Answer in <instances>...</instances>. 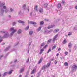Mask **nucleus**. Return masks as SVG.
Returning <instances> with one entry per match:
<instances>
[{
	"mask_svg": "<svg viewBox=\"0 0 77 77\" xmlns=\"http://www.w3.org/2000/svg\"><path fill=\"white\" fill-rule=\"evenodd\" d=\"M10 31L11 32H12L11 33L10 35H9V34L8 33V32H6V31H2V33H5V35L3 36V37H1L0 36V43L2 41V38H8L10 36V37H11L12 36V35H13L14 33L16 32V29H14V28L13 27L11 28L10 29Z\"/></svg>",
	"mask_w": 77,
	"mask_h": 77,
	"instance_id": "obj_1",
	"label": "nucleus"
},
{
	"mask_svg": "<svg viewBox=\"0 0 77 77\" xmlns=\"http://www.w3.org/2000/svg\"><path fill=\"white\" fill-rule=\"evenodd\" d=\"M5 3H3L2 4V2L0 1V8L1 9L0 11V15L2 16H3V13H4V11L3 9H6L7 8V7L6 6H5Z\"/></svg>",
	"mask_w": 77,
	"mask_h": 77,
	"instance_id": "obj_2",
	"label": "nucleus"
},
{
	"mask_svg": "<svg viewBox=\"0 0 77 77\" xmlns=\"http://www.w3.org/2000/svg\"><path fill=\"white\" fill-rule=\"evenodd\" d=\"M47 65H45L43 66L42 67V69H45L46 68H48L50 66V63H47Z\"/></svg>",
	"mask_w": 77,
	"mask_h": 77,
	"instance_id": "obj_3",
	"label": "nucleus"
},
{
	"mask_svg": "<svg viewBox=\"0 0 77 77\" xmlns=\"http://www.w3.org/2000/svg\"><path fill=\"white\" fill-rule=\"evenodd\" d=\"M57 36H58V34H57L54 37V38L53 40V41L54 42L56 41V38H57Z\"/></svg>",
	"mask_w": 77,
	"mask_h": 77,
	"instance_id": "obj_4",
	"label": "nucleus"
},
{
	"mask_svg": "<svg viewBox=\"0 0 77 77\" xmlns=\"http://www.w3.org/2000/svg\"><path fill=\"white\" fill-rule=\"evenodd\" d=\"M57 36H58V34H57L54 37V38L53 40V41L54 42L56 41V38H57Z\"/></svg>",
	"mask_w": 77,
	"mask_h": 77,
	"instance_id": "obj_5",
	"label": "nucleus"
},
{
	"mask_svg": "<svg viewBox=\"0 0 77 77\" xmlns=\"http://www.w3.org/2000/svg\"><path fill=\"white\" fill-rule=\"evenodd\" d=\"M29 24H34V26L35 27L36 26H35V24H36L37 23L36 22H29Z\"/></svg>",
	"mask_w": 77,
	"mask_h": 77,
	"instance_id": "obj_6",
	"label": "nucleus"
},
{
	"mask_svg": "<svg viewBox=\"0 0 77 77\" xmlns=\"http://www.w3.org/2000/svg\"><path fill=\"white\" fill-rule=\"evenodd\" d=\"M7 74H8V72H5L4 74H2V76L3 77H5L7 75Z\"/></svg>",
	"mask_w": 77,
	"mask_h": 77,
	"instance_id": "obj_7",
	"label": "nucleus"
},
{
	"mask_svg": "<svg viewBox=\"0 0 77 77\" xmlns=\"http://www.w3.org/2000/svg\"><path fill=\"white\" fill-rule=\"evenodd\" d=\"M23 10H26V4H24L23 7Z\"/></svg>",
	"mask_w": 77,
	"mask_h": 77,
	"instance_id": "obj_8",
	"label": "nucleus"
},
{
	"mask_svg": "<svg viewBox=\"0 0 77 77\" xmlns=\"http://www.w3.org/2000/svg\"><path fill=\"white\" fill-rule=\"evenodd\" d=\"M43 11H44V10H43V9L41 8H40L39 9V12L40 13H42Z\"/></svg>",
	"mask_w": 77,
	"mask_h": 77,
	"instance_id": "obj_9",
	"label": "nucleus"
},
{
	"mask_svg": "<svg viewBox=\"0 0 77 77\" xmlns=\"http://www.w3.org/2000/svg\"><path fill=\"white\" fill-rule=\"evenodd\" d=\"M10 47H11V46H10L7 47V48L5 50V51H8V50L10 48Z\"/></svg>",
	"mask_w": 77,
	"mask_h": 77,
	"instance_id": "obj_10",
	"label": "nucleus"
},
{
	"mask_svg": "<svg viewBox=\"0 0 77 77\" xmlns=\"http://www.w3.org/2000/svg\"><path fill=\"white\" fill-rule=\"evenodd\" d=\"M68 47L70 48H71L72 47V44H71V43H69L68 44Z\"/></svg>",
	"mask_w": 77,
	"mask_h": 77,
	"instance_id": "obj_11",
	"label": "nucleus"
},
{
	"mask_svg": "<svg viewBox=\"0 0 77 77\" xmlns=\"http://www.w3.org/2000/svg\"><path fill=\"white\" fill-rule=\"evenodd\" d=\"M38 5H36L35 7H34V9H35V11H36V12H38Z\"/></svg>",
	"mask_w": 77,
	"mask_h": 77,
	"instance_id": "obj_12",
	"label": "nucleus"
},
{
	"mask_svg": "<svg viewBox=\"0 0 77 77\" xmlns=\"http://www.w3.org/2000/svg\"><path fill=\"white\" fill-rule=\"evenodd\" d=\"M43 58L42 57L40 58V60L38 61V64H40L41 63V62H42V60Z\"/></svg>",
	"mask_w": 77,
	"mask_h": 77,
	"instance_id": "obj_13",
	"label": "nucleus"
},
{
	"mask_svg": "<svg viewBox=\"0 0 77 77\" xmlns=\"http://www.w3.org/2000/svg\"><path fill=\"white\" fill-rule=\"evenodd\" d=\"M24 67H23L20 69V72H23V71H24Z\"/></svg>",
	"mask_w": 77,
	"mask_h": 77,
	"instance_id": "obj_14",
	"label": "nucleus"
},
{
	"mask_svg": "<svg viewBox=\"0 0 77 77\" xmlns=\"http://www.w3.org/2000/svg\"><path fill=\"white\" fill-rule=\"evenodd\" d=\"M62 6V5L60 3H59L58 4L57 6V8H61V7Z\"/></svg>",
	"mask_w": 77,
	"mask_h": 77,
	"instance_id": "obj_15",
	"label": "nucleus"
},
{
	"mask_svg": "<svg viewBox=\"0 0 77 77\" xmlns=\"http://www.w3.org/2000/svg\"><path fill=\"white\" fill-rule=\"evenodd\" d=\"M35 71H36V69H33L32 71L31 72V74H34Z\"/></svg>",
	"mask_w": 77,
	"mask_h": 77,
	"instance_id": "obj_16",
	"label": "nucleus"
},
{
	"mask_svg": "<svg viewBox=\"0 0 77 77\" xmlns=\"http://www.w3.org/2000/svg\"><path fill=\"white\" fill-rule=\"evenodd\" d=\"M73 69L75 70V69H77V66L76 65H74L73 66Z\"/></svg>",
	"mask_w": 77,
	"mask_h": 77,
	"instance_id": "obj_17",
	"label": "nucleus"
},
{
	"mask_svg": "<svg viewBox=\"0 0 77 77\" xmlns=\"http://www.w3.org/2000/svg\"><path fill=\"white\" fill-rule=\"evenodd\" d=\"M13 71V70H11L8 72V74H11Z\"/></svg>",
	"mask_w": 77,
	"mask_h": 77,
	"instance_id": "obj_18",
	"label": "nucleus"
},
{
	"mask_svg": "<svg viewBox=\"0 0 77 77\" xmlns=\"http://www.w3.org/2000/svg\"><path fill=\"white\" fill-rule=\"evenodd\" d=\"M42 28V27H39L37 29V32H39V31H40V30H41V29Z\"/></svg>",
	"mask_w": 77,
	"mask_h": 77,
	"instance_id": "obj_19",
	"label": "nucleus"
},
{
	"mask_svg": "<svg viewBox=\"0 0 77 77\" xmlns=\"http://www.w3.org/2000/svg\"><path fill=\"white\" fill-rule=\"evenodd\" d=\"M44 49H42L40 50V53H39V54H42V53L43 51H44Z\"/></svg>",
	"mask_w": 77,
	"mask_h": 77,
	"instance_id": "obj_20",
	"label": "nucleus"
},
{
	"mask_svg": "<svg viewBox=\"0 0 77 77\" xmlns=\"http://www.w3.org/2000/svg\"><path fill=\"white\" fill-rule=\"evenodd\" d=\"M18 22L20 23H22V24H24V21L21 20H19Z\"/></svg>",
	"mask_w": 77,
	"mask_h": 77,
	"instance_id": "obj_21",
	"label": "nucleus"
},
{
	"mask_svg": "<svg viewBox=\"0 0 77 77\" xmlns=\"http://www.w3.org/2000/svg\"><path fill=\"white\" fill-rule=\"evenodd\" d=\"M66 43V40L64 39L63 42V44H65Z\"/></svg>",
	"mask_w": 77,
	"mask_h": 77,
	"instance_id": "obj_22",
	"label": "nucleus"
},
{
	"mask_svg": "<svg viewBox=\"0 0 77 77\" xmlns=\"http://www.w3.org/2000/svg\"><path fill=\"white\" fill-rule=\"evenodd\" d=\"M21 33V29H19L18 30V32H17V33L18 34H20Z\"/></svg>",
	"mask_w": 77,
	"mask_h": 77,
	"instance_id": "obj_23",
	"label": "nucleus"
},
{
	"mask_svg": "<svg viewBox=\"0 0 77 77\" xmlns=\"http://www.w3.org/2000/svg\"><path fill=\"white\" fill-rule=\"evenodd\" d=\"M9 12H14V10H13V9H12V8H10Z\"/></svg>",
	"mask_w": 77,
	"mask_h": 77,
	"instance_id": "obj_24",
	"label": "nucleus"
},
{
	"mask_svg": "<svg viewBox=\"0 0 77 77\" xmlns=\"http://www.w3.org/2000/svg\"><path fill=\"white\" fill-rule=\"evenodd\" d=\"M53 27H54V26H53V25H51V26H48V29H51V28H52Z\"/></svg>",
	"mask_w": 77,
	"mask_h": 77,
	"instance_id": "obj_25",
	"label": "nucleus"
},
{
	"mask_svg": "<svg viewBox=\"0 0 77 77\" xmlns=\"http://www.w3.org/2000/svg\"><path fill=\"white\" fill-rule=\"evenodd\" d=\"M59 29H56L54 30V32L56 33L57 32H59Z\"/></svg>",
	"mask_w": 77,
	"mask_h": 77,
	"instance_id": "obj_26",
	"label": "nucleus"
},
{
	"mask_svg": "<svg viewBox=\"0 0 77 77\" xmlns=\"http://www.w3.org/2000/svg\"><path fill=\"white\" fill-rule=\"evenodd\" d=\"M29 35H32V34H33V31H30L29 32Z\"/></svg>",
	"mask_w": 77,
	"mask_h": 77,
	"instance_id": "obj_27",
	"label": "nucleus"
},
{
	"mask_svg": "<svg viewBox=\"0 0 77 77\" xmlns=\"http://www.w3.org/2000/svg\"><path fill=\"white\" fill-rule=\"evenodd\" d=\"M51 42V39H49V40L48 41V42H47V43L48 44H49V43H50Z\"/></svg>",
	"mask_w": 77,
	"mask_h": 77,
	"instance_id": "obj_28",
	"label": "nucleus"
},
{
	"mask_svg": "<svg viewBox=\"0 0 77 77\" xmlns=\"http://www.w3.org/2000/svg\"><path fill=\"white\" fill-rule=\"evenodd\" d=\"M64 65L65 66H68V63L67 62H66L64 63Z\"/></svg>",
	"mask_w": 77,
	"mask_h": 77,
	"instance_id": "obj_29",
	"label": "nucleus"
},
{
	"mask_svg": "<svg viewBox=\"0 0 77 77\" xmlns=\"http://www.w3.org/2000/svg\"><path fill=\"white\" fill-rule=\"evenodd\" d=\"M29 29V26H27L25 28V30H28V29Z\"/></svg>",
	"mask_w": 77,
	"mask_h": 77,
	"instance_id": "obj_30",
	"label": "nucleus"
},
{
	"mask_svg": "<svg viewBox=\"0 0 77 77\" xmlns=\"http://www.w3.org/2000/svg\"><path fill=\"white\" fill-rule=\"evenodd\" d=\"M48 6V4H45L44 5V6L45 8H47Z\"/></svg>",
	"mask_w": 77,
	"mask_h": 77,
	"instance_id": "obj_31",
	"label": "nucleus"
},
{
	"mask_svg": "<svg viewBox=\"0 0 77 77\" xmlns=\"http://www.w3.org/2000/svg\"><path fill=\"white\" fill-rule=\"evenodd\" d=\"M8 54H9V53H7L6 54L5 56L4 57V58H6L8 56Z\"/></svg>",
	"mask_w": 77,
	"mask_h": 77,
	"instance_id": "obj_32",
	"label": "nucleus"
},
{
	"mask_svg": "<svg viewBox=\"0 0 77 77\" xmlns=\"http://www.w3.org/2000/svg\"><path fill=\"white\" fill-rule=\"evenodd\" d=\"M44 22L43 21H42L40 22V25H43L44 24Z\"/></svg>",
	"mask_w": 77,
	"mask_h": 77,
	"instance_id": "obj_33",
	"label": "nucleus"
},
{
	"mask_svg": "<svg viewBox=\"0 0 77 77\" xmlns=\"http://www.w3.org/2000/svg\"><path fill=\"white\" fill-rule=\"evenodd\" d=\"M8 11H9V10L7 9L5 10V12H6V13H8Z\"/></svg>",
	"mask_w": 77,
	"mask_h": 77,
	"instance_id": "obj_34",
	"label": "nucleus"
},
{
	"mask_svg": "<svg viewBox=\"0 0 77 77\" xmlns=\"http://www.w3.org/2000/svg\"><path fill=\"white\" fill-rule=\"evenodd\" d=\"M72 35V32H69L68 35V36H71V35Z\"/></svg>",
	"mask_w": 77,
	"mask_h": 77,
	"instance_id": "obj_35",
	"label": "nucleus"
},
{
	"mask_svg": "<svg viewBox=\"0 0 77 77\" xmlns=\"http://www.w3.org/2000/svg\"><path fill=\"white\" fill-rule=\"evenodd\" d=\"M45 44V43H43L41 45V47L44 46Z\"/></svg>",
	"mask_w": 77,
	"mask_h": 77,
	"instance_id": "obj_36",
	"label": "nucleus"
},
{
	"mask_svg": "<svg viewBox=\"0 0 77 77\" xmlns=\"http://www.w3.org/2000/svg\"><path fill=\"white\" fill-rule=\"evenodd\" d=\"M51 51V49H49L48 50V51L47 53H49V52Z\"/></svg>",
	"mask_w": 77,
	"mask_h": 77,
	"instance_id": "obj_37",
	"label": "nucleus"
},
{
	"mask_svg": "<svg viewBox=\"0 0 77 77\" xmlns=\"http://www.w3.org/2000/svg\"><path fill=\"white\" fill-rule=\"evenodd\" d=\"M56 48V46H53V48H52V50H53L54 49V48Z\"/></svg>",
	"mask_w": 77,
	"mask_h": 77,
	"instance_id": "obj_38",
	"label": "nucleus"
},
{
	"mask_svg": "<svg viewBox=\"0 0 77 77\" xmlns=\"http://www.w3.org/2000/svg\"><path fill=\"white\" fill-rule=\"evenodd\" d=\"M45 21H49V20L48 19H45Z\"/></svg>",
	"mask_w": 77,
	"mask_h": 77,
	"instance_id": "obj_39",
	"label": "nucleus"
},
{
	"mask_svg": "<svg viewBox=\"0 0 77 77\" xmlns=\"http://www.w3.org/2000/svg\"><path fill=\"white\" fill-rule=\"evenodd\" d=\"M66 55H67L68 54V52H65L64 53Z\"/></svg>",
	"mask_w": 77,
	"mask_h": 77,
	"instance_id": "obj_40",
	"label": "nucleus"
},
{
	"mask_svg": "<svg viewBox=\"0 0 77 77\" xmlns=\"http://www.w3.org/2000/svg\"><path fill=\"white\" fill-rule=\"evenodd\" d=\"M3 55H1L0 56V60L2 58V57H3Z\"/></svg>",
	"mask_w": 77,
	"mask_h": 77,
	"instance_id": "obj_41",
	"label": "nucleus"
},
{
	"mask_svg": "<svg viewBox=\"0 0 77 77\" xmlns=\"http://www.w3.org/2000/svg\"><path fill=\"white\" fill-rule=\"evenodd\" d=\"M15 24H16V22H13V26H14Z\"/></svg>",
	"mask_w": 77,
	"mask_h": 77,
	"instance_id": "obj_42",
	"label": "nucleus"
},
{
	"mask_svg": "<svg viewBox=\"0 0 77 77\" xmlns=\"http://www.w3.org/2000/svg\"><path fill=\"white\" fill-rule=\"evenodd\" d=\"M57 61L55 60L54 62L55 64H57Z\"/></svg>",
	"mask_w": 77,
	"mask_h": 77,
	"instance_id": "obj_43",
	"label": "nucleus"
},
{
	"mask_svg": "<svg viewBox=\"0 0 77 77\" xmlns=\"http://www.w3.org/2000/svg\"><path fill=\"white\" fill-rule=\"evenodd\" d=\"M47 45H46L45 47H44V48H46V47H47Z\"/></svg>",
	"mask_w": 77,
	"mask_h": 77,
	"instance_id": "obj_44",
	"label": "nucleus"
},
{
	"mask_svg": "<svg viewBox=\"0 0 77 77\" xmlns=\"http://www.w3.org/2000/svg\"><path fill=\"white\" fill-rule=\"evenodd\" d=\"M61 50V49L60 48H59L58 49V51H60V50Z\"/></svg>",
	"mask_w": 77,
	"mask_h": 77,
	"instance_id": "obj_45",
	"label": "nucleus"
},
{
	"mask_svg": "<svg viewBox=\"0 0 77 77\" xmlns=\"http://www.w3.org/2000/svg\"><path fill=\"white\" fill-rule=\"evenodd\" d=\"M29 62V59L28 58V60L26 61V63H28Z\"/></svg>",
	"mask_w": 77,
	"mask_h": 77,
	"instance_id": "obj_46",
	"label": "nucleus"
},
{
	"mask_svg": "<svg viewBox=\"0 0 77 77\" xmlns=\"http://www.w3.org/2000/svg\"><path fill=\"white\" fill-rule=\"evenodd\" d=\"M64 2V1H63V2H62V4H63V5L64 4V2Z\"/></svg>",
	"mask_w": 77,
	"mask_h": 77,
	"instance_id": "obj_47",
	"label": "nucleus"
},
{
	"mask_svg": "<svg viewBox=\"0 0 77 77\" xmlns=\"http://www.w3.org/2000/svg\"><path fill=\"white\" fill-rule=\"evenodd\" d=\"M17 60H15L14 61V63H15V62H17Z\"/></svg>",
	"mask_w": 77,
	"mask_h": 77,
	"instance_id": "obj_48",
	"label": "nucleus"
},
{
	"mask_svg": "<svg viewBox=\"0 0 77 77\" xmlns=\"http://www.w3.org/2000/svg\"><path fill=\"white\" fill-rule=\"evenodd\" d=\"M31 45V42L29 43V46H30Z\"/></svg>",
	"mask_w": 77,
	"mask_h": 77,
	"instance_id": "obj_49",
	"label": "nucleus"
},
{
	"mask_svg": "<svg viewBox=\"0 0 77 77\" xmlns=\"http://www.w3.org/2000/svg\"><path fill=\"white\" fill-rule=\"evenodd\" d=\"M56 56H59V53L57 54Z\"/></svg>",
	"mask_w": 77,
	"mask_h": 77,
	"instance_id": "obj_50",
	"label": "nucleus"
},
{
	"mask_svg": "<svg viewBox=\"0 0 77 77\" xmlns=\"http://www.w3.org/2000/svg\"><path fill=\"white\" fill-rule=\"evenodd\" d=\"M21 13V11H20L19 12V13H18V14H20Z\"/></svg>",
	"mask_w": 77,
	"mask_h": 77,
	"instance_id": "obj_51",
	"label": "nucleus"
},
{
	"mask_svg": "<svg viewBox=\"0 0 77 77\" xmlns=\"http://www.w3.org/2000/svg\"><path fill=\"white\" fill-rule=\"evenodd\" d=\"M29 71H28L27 72V75L29 74Z\"/></svg>",
	"mask_w": 77,
	"mask_h": 77,
	"instance_id": "obj_52",
	"label": "nucleus"
},
{
	"mask_svg": "<svg viewBox=\"0 0 77 77\" xmlns=\"http://www.w3.org/2000/svg\"><path fill=\"white\" fill-rule=\"evenodd\" d=\"M47 31H48V30H46V31H45V33H47Z\"/></svg>",
	"mask_w": 77,
	"mask_h": 77,
	"instance_id": "obj_53",
	"label": "nucleus"
},
{
	"mask_svg": "<svg viewBox=\"0 0 77 77\" xmlns=\"http://www.w3.org/2000/svg\"><path fill=\"white\" fill-rule=\"evenodd\" d=\"M27 10H28V12H29V8H27Z\"/></svg>",
	"mask_w": 77,
	"mask_h": 77,
	"instance_id": "obj_54",
	"label": "nucleus"
},
{
	"mask_svg": "<svg viewBox=\"0 0 77 77\" xmlns=\"http://www.w3.org/2000/svg\"><path fill=\"white\" fill-rule=\"evenodd\" d=\"M14 66H15V65H13L12 66H11V67H13Z\"/></svg>",
	"mask_w": 77,
	"mask_h": 77,
	"instance_id": "obj_55",
	"label": "nucleus"
},
{
	"mask_svg": "<svg viewBox=\"0 0 77 77\" xmlns=\"http://www.w3.org/2000/svg\"><path fill=\"white\" fill-rule=\"evenodd\" d=\"M32 12H31L30 14V15H32Z\"/></svg>",
	"mask_w": 77,
	"mask_h": 77,
	"instance_id": "obj_56",
	"label": "nucleus"
},
{
	"mask_svg": "<svg viewBox=\"0 0 77 77\" xmlns=\"http://www.w3.org/2000/svg\"><path fill=\"white\" fill-rule=\"evenodd\" d=\"M8 17L9 18H11V15H8Z\"/></svg>",
	"mask_w": 77,
	"mask_h": 77,
	"instance_id": "obj_57",
	"label": "nucleus"
},
{
	"mask_svg": "<svg viewBox=\"0 0 77 77\" xmlns=\"http://www.w3.org/2000/svg\"><path fill=\"white\" fill-rule=\"evenodd\" d=\"M75 8L76 9H77V6H76L75 7Z\"/></svg>",
	"mask_w": 77,
	"mask_h": 77,
	"instance_id": "obj_58",
	"label": "nucleus"
},
{
	"mask_svg": "<svg viewBox=\"0 0 77 77\" xmlns=\"http://www.w3.org/2000/svg\"><path fill=\"white\" fill-rule=\"evenodd\" d=\"M18 43H17L16 44V45H18Z\"/></svg>",
	"mask_w": 77,
	"mask_h": 77,
	"instance_id": "obj_59",
	"label": "nucleus"
},
{
	"mask_svg": "<svg viewBox=\"0 0 77 77\" xmlns=\"http://www.w3.org/2000/svg\"><path fill=\"white\" fill-rule=\"evenodd\" d=\"M19 77H21V75H20Z\"/></svg>",
	"mask_w": 77,
	"mask_h": 77,
	"instance_id": "obj_60",
	"label": "nucleus"
},
{
	"mask_svg": "<svg viewBox=\"0 0 77 77\" xmlns=\"http://www.w3.org/2000/svg\"><path fill=\"white\" fill-rule=\"evenodd\" d=\"M2 45H4L5 43H2Z\"/></svg>",
	"mask_w": 77,
	"mask_h": 77,
	"instance_id": "obj_61",
	"label": "nucleus"
},
{
	"mask_svg": "<svg viewBox=\"0 0 77 77\" xmlns=\"http://www.w3.org/2000/svg\"><path fill=\"white\" fill-rule=\"evenodd\" d=\"M69 52H71V50H69Z\"/></svg>",
	"mask_w": 77,
	"mask_h": 77,
	"instance_id": "obj_62",
	"label": "nucleus"
},
{
	"mask_svg": "<svg viewBox=\"0 0 77 77\" xmlns=\"http://www.w3.org/2000/svg\"><path fill=\"white\" fill-rule=\"evenodd\" d=\"M10 63L11 64V63H12V62H10Z\"/></svg>",
	"mask_w": 77,
	"mask_h": 77,
	"instance_id": "obj_63",
	"label": "nucleus"
},
{
	"mask_svg": "<svg viewBox=\"0 0 77 77\" xmlns=\"http://www.w3.org/2000/svg\"><path fill=\"white\" fill-rule=\"evenodd\" d=\"M54 60V59H51V60Z\"/></svg>",
	"mask_w": 77,
	"mask_h": 77,
	"instance_id": "obj_64",
	"label": "nucleus"
}]
</instances>
